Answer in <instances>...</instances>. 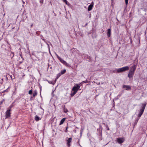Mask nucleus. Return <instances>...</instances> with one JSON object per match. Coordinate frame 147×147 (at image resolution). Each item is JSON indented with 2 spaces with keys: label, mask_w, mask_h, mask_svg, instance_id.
<instances>
[{
  "label": "nucleus",
  "mask_w": 147,
  "mask_h": 147,
  "mask_svg": "<svg viewBox=\"0 0 147 147\" xmlns=\"http://www.w3.org/2000/svg\"><path fill=\"white\" fill-rule=\"evenodd\" d=\"M146 104V102L142 104L140 110L138 111L139 113L138 115V117L140 118L143 113L144 109Z\"/></svg>",
  "instance_id": "obj_1"
},
{
  "label": "nucleus",
  "mask_w": 147,
  "mask_h": 147,
  "mask_svg": "<svg viewBox=\"0 0 147 147\" xmlns=\"http://www.w3.org/2000/svg\"><path fill=\"white\" fill-rule=\"evenodd\" d=\"M55 54L61 62L67 66L68 67L69 66V65L65 61H64L62 58L60 57L57 53H55Z\"/></svg>",
  "instance_id": "obj_2"
},
{
  "label": "nucleus",
  "mask_w": 147,
  "mask_h": 147,
  "mask_svg": "<svg viewBox=\"0 0 147 147\" xmlns=\"http://www.w3.org/2000/svg\"><path fill=\"white\" fill-rule=\"evenodd\" d=\"M81 86V83L76 84L73 87L72 91H75L77 92Z\"/></svg>",
  "instance_id": "obj_3"
},
{
  "label": "nucleus",
  "mask_w": 147,
  "mask_h": 147,
  "mask_svg": "<svg viewBox=\"0 0 147 147\" xmlns=\"http://www.w3.org/2000/svg\"><path fill=\"white\" fill-rule=\"evenodd\" d=\"M129 69V67L128 66H125L121 68L116 69L117 72L119 73L127 70Z\"/></svg>",
  "instance_id": "obj_4"
},
{
  "label": "nucleus",
  "mask_w": 147,
  "mask_h": 147,
  "mask_svg": "<svg viewBox=\"0 0 147 147\" xmlns=\"http://www.w3.org/2000/svg\"><path fill=\"white\" fill-rule=\"evenodd\" d=\"M125 140L123 138H118L117 139V141L119 144H121Z\"/></svg>",
  "instance_id": "obj_5"
},
{
  "label": "nucleus",
  "mask_w": 147,
  "mask_h": 147,
  "mask_svg": "<svg viewBox=\"0 0 147 147\" xmlns=\"http://www.w3.org/2000/svg\"><path fill=\"white\" fill-rule=\"evenodd\" d=\"M11 111L7 109L5 113V116L6 118H7L9 117L10 116L11 113L10 112Z\"/></svg>",
  "instance_id": "obj_6"
},
{
  "label": "nucleus",
  "mask_w": 147,
  "mask_h": 147,
  "mask_svg": "<svg viewBox=\"0 0 147 147\" xmlns=\"http://www.w3.org/2000/svg\"><path fill=\"white\" fill-rule=\"evenodd\" d=\"M68 139H67L66 140L67 141V145L69 147L71 145L70 143L71 142L72 138H67Z\"/></svg>",
  "instance_id": "obj_7"
},
{
  "label": "nucleus",
  "mask_w": 147,
  "mask_h": 147,
  "mask_svg": "<svg viewBox=\"0 0 147 147\" xmlns=\"http://www.w3.org/2000/svg\"><path fill=\"white\" fill-rule=\"evenodd\" d=\"M94 5V2H92L89 5L88 8V11H91L92 9V7Z\"/></svg>",
  "instance_id": "obj_8"
},
{
  "label": "nucleus",
  "mask_w": 147,
  "mask_h": 147,
  "mask_svg": "<svg viewBox=\"0 0 147 147\" xmlns=\"http://www.w3.org/2000/svg\"><path fill=\"white\" fill-rule=\"evenodd\" d=\"M123 88H125L126 90H131V86L129 85H123Z\"/></svg>",
  "instance_id": "obj_9"
},
{
  "label": "nucleus",
  "mask_w": 147,
  "mask_h": 147,
  "mask_svg": "<svg viewBox=\"0 0 147 147\" xmlns=\"http://www.w3.org/2000/svg\"><path fill=\"white\" fill-rule=\"evenodd\" d=\"M136 65L134 64L132 66H131L129 71H131L134 73L136 69Z\"/></svg>",
  "instance_id": "obj_10"
},
{
  "label": "nucleus",
  "mask_w": 147,
  "mask_h": 147,
  "mask_svg": "<svg viewBox=\"0 0 147 147\" xmlns=\"http://www.w3.org/2000/svg\"><path fill=\"white\" fill-rule=\"evenodd\" d=\"M134 73L131 71H129L128 76L129 78H132Z\"/></svg>",
  "instance_id": "obj_11"
},
{
  "label": "nucleus",
  "mask_w": 147,
  "mask_h": 147,
  "mask_svg": "<svg viewBox=\"0 0 147 147\" xmlns=\"http://www.w3.org/2000/svg\"><path fill=\"white\" fill-rule=\"evenodd\" d=\"M107 34L108 37H109L111 35V29L109 28L107 30Z\"/></svg>",
  "instance_id": "obj_12"
},
{
  "label": "nucleus",
  "mask_w": 147,
  "mask_h": 147,
  "mask_svg": "<svg viewBox=\"0 0 147 147\" xmlns=\"http://www.w3.org/2000/svg\"><path fill=\"white\" fill-rule=\"evenodd\" d=\"M65 118H63L60 121L59 125H61L65 121Z\"/></svg>",
  "instance_id": "obj_13"
},
{
  "label": "nucleus",
  "mask_w": 147,
  "mask_h": 147,
  "mask_svg": "<svg viewBox=\"0 0 147 147\" xmlns=\"http://www.w3.org/2000/svg\"><path fill=\"white\" fill-rule=\"evenodd\" d=\"M35 119L36 121H38L41 119V118L37 115H36L35 117Z\"/></svg>",
  "instance_id": "obj_14"
},
{
  "label": "nucleus",
  "mask_w": 147,
  "mask_h": 147,
  "mask_svg": "<svg viewBox=\"0 0 147 147\" xmlns=\"http://www.w3.org/2000/svg\"><path fill=\"white\" fill-rule=\"evenodd\" d=\"M140 118L138 117L135 120V121L134 123V126L137 123L138 121Z\"/></svg>",
  "instance_id": "obj_15"
},
{
  "label": "nucleus",
  "mask_w": 147,
  "mask_h": 147,
  "mask_svg": "<svg viewBox=\"0 0 147 147\" xmlns=\"http://www.w3.org/2000/svg\"><path fill=\"white\" fill-rule=\"evenodd\" d=\"M66 70L65 69H64L63 70H61L60 72L62 75L64 74L66 72Z\"/></svg>",
  "instance_id": "obj_16"
},
{
  "label": "nucleus",
  "mask_w": 147,
  "mask_h": 147,
  "mask_svg": "<svg viewBox=\"0 0 147 147\" xmlns=\"http://www.w3.org/2000/svg\"><path fill=\"white\" fill-rule=\"evenodd\" d=\"M87 55L85 54H81V56L83 58H84L85 59H87L86 55Z\"/></svg>",
  "instance_id": "obj_17"
},
{
  "label": "nucleus",
  "mask_w": 147,
  "mask_h": 147,
  "mask_svg": "<svg viewBox=\"0 0 147 147\" xmlns=\"http://www.w3.org/2000/svg\"><path fill=\"white\" fill-rule=\"evenodd\" d=\"M64 112L65 113H66L67 112H68V109L65 108V107L64 106V107L63 109Z\"/></svg>",
  "instance_id": "obj_18"
},
{
  "label": "nucleus",
  "mask_w": 147,
  "mask_h": 147,
  "mask_svg": "<svg viewBox=\"0 0 147 147\" xmlns=\"http://www.w3.org/2000/svg\"><path fill=\"white\" fill-rule=\"evenodd\" d=\"M61 75H62L60 73H58L57 75L56 79H58Z\"/></svg>",
  "instance_id": "obj_19"
},
{
  "label": "nucleus",
  "mask_w": 147,
  "mask_h": 147,
  "mask_svg": "<svg viewBox=\"0 0 147 147\" xmlns=\"http://www.w3.org/2000/svg\"><path fill=\"white\" fill-rule=\"evenodd\" d=\"M77 92H76L75 91H73V92H72H72L71 93V96H74L76 93Z\"/></svg>",
  "instance_id": "obj_20"
},
{
  "label": "nucleus",
  "mask_w": 147,
  "mask_h": 147,
  "mask_svg": "<svg viewBox=\"0 0 147 147\" xmlns=\"http://www.w3.org/2000/svg\"><path fill=\"white\" fill-rule=\"evenodd\" d=\"M37 93L36 91H35L33 93V96L34 97L37 95Z\"/></svg>",
  "instance_id": "obj_21"
},
{
  "label": "nucleus",
  "mask_w": 147,
  "mask_h": 147,
  "mask_svg": "<svg viewBox=\"0 0 147 147\" xmlns=\"http://www.w3.org/2000/svg\"><path fill=\"white\" fill-rule=\"evenodd\" d=\"M13 105H11L7 109L9 110H10L11 111V109L13 107Z\"/></svg>",
  "instance_id": "obj_22"
},
{
  "label": "nucleus",
  "mask_w": 147,
  "mask_h": 147,
  "mask_svg": "<svg viewBox=\"0 0 147 147\" xmlns=\"http://www.w3.org/2000/svg\"><path fill=\"white\" fill-rule=\"evenodd\" d=\"M86 55L87 57V59H88V61H89L91 59V57L88 55Z\"/></svg>",
  "instance_id": "obj_23"
},
{
  "label": "nucleus",
  "mask_w": 147,
  "mask_h": 147,
  "mask_svg": "<svg viewBox=\"0 0 147 147\" xmlns=\"http://www.w3.org/2000/svg\"><path fill=\"white\" fill-rule=\"evenodd\" d=\"M88 82V81L87 80H86L85 81H83L81 83H81V85L82 84L84 83H86Z\"/></svg>",
  "instance_id": "obj_24"
},
{
  "label": "nucleus",
  "mask_w": 147,
  "mask_h": 147,
  "mask_svg": "<svg viewBox=\"0 0 147 147\" xmlns=\"http://www.w3.org/2000/svg\"><path fill=\"white\" fill-rule=\"evenodd\" d=\"M32 90H30L29 91V92H28V94H32Z\"/></svg>",
  "instance_id": "obj_25"
},
{
  "label": "nucleus",
  "mask_w": 147,
  "mask_h": 147,
  "mask_svg": "<svg viewBox=\"0 0 147 147\" xmlns=\"http://www.w3.org/2000/svg\"><path fill=\"white\" fill-rule=\"evenodd\" d=\"M63 1L66 3L67 5V0H63Z\"/></svg>",
  "instance_id": "obj_26"
},
{
  "label": "nucleus",
  "mask_w": 147,
  "mask_h": 147,
  "mask_svg": "<svg viewBox=\"0 0 147 147\" xmlns=\"http://www.w3.org/2000/svg\"><path fill=\"white\" fill-rule=\"evenodd\" d=\"M43 0H40L39 2L41 4H43Z\"/></svg>",
  "instance_id": "obj_27"
},
{
  "label": "nucleus",
  "mask_w": 147,
  "mask_h": 147,
  "mask_svg": "<svg viewBox=\"0 0 147 147\" xmlns=\"http://www.w3.org/2000/svg\"><path fill=\"white\" fill-rule=\"evenodd\" d=\"M125 1L126 5H127L128 3V0H125Z\"/></svg>",
  "instance_id": "obj_28"
},
{
  "label": "nucleus",
  "mask_w": 147,
  "mask_h": 147,
  "mask_svg": "<svg viewBox=\"0 0 147 147\" xmlns=\"http://www.w3.org/2000/svg\"><path fill=\"white\" fill-rule=\"evenodd\" d=\"M48 82H49V83L50 84H54L53 83V82L52 81H48Z\"/></svg>",
  "instance_id": "obj_29"
},
{
  "label": "nucleus",
  "mask_w": 147,
  "mask_h": 147,
  "mask_svg": "<svg viewBox=\"0 0 147 147\" xmlns=\"http://www.w3.org/2000/svg\"><path fill=\"white\" fill-rule=\"evenodd\" d=\"M106 127L107 128V130H109V129H110L108 127V126L107 125H106Z\"/></svg>",
  "instance_id": "obj_30"
},
{
  "label": "nucleus",
  "mask_w": 147,
  "mask_h": 147,
  "mask_svg": "<svg viewBox=\"0 0 147 147\" xmlns=\"http://www.w3.org/2000/svg\"><path fill=\"white\" fill-rule=\"evenodd\" d=\"M9 87L7 89H6L5 90H4V92H7L8 91L7 90H8V89H9Z\"/></svg>",
  "instance_id": "obj_31"
},
{
  "label": "nucleus",
  "mask_w": 147,
  "mask_h": 147,
  "mask_svg": "<svg viewBox=\"0 0 147 147\" xmlns=\"http://www.w3.org/2000/svg\"><path fill=\"white\" fill-rule=\"evenodd\" d=\"M115 102L114 101V100H113V107H114L115 106Z\"/></svg>",
  "instance_id": "obj_32"
},
{
  "label": "nucleus",
  "mask_w": 147,
  "mask_h": 147,
  "mask_svg": "<svg viewBox=\"0 0 147 147\" xmlns=\"http://www.w3.org/2000/svg\"><path fill=\"white\" fill-rule=\"evenodd\" d=\"M36 35H38V32H36Z\"/></svg>",
  "instance_id": "obj_33"
},
{
  "label": "nucleus",
  "mask_w": 147,
  "mask_h": 147,
  "mask_svg": "<svg viewBox=\"0 0 147 147\" xmlns=\"http://www.w3.org/2000/svg\"><path fill=\"white\" fill-rule=\"evenodd\" d=\"M20 56H21V58H22V59H23V57H22V56H21V55H20Z\"/></svg>",
  "instance_id": "obj_34"
},
{
  "label": "nucleus",
  "mask_w": 147,
  "mask_h": 147,
  "mask_svg": "<svg viewBox=\"0 0 147 147\" xmlns=\"http://www.w3.org/2000/svg\"><path fill=\"white\" fill-rule=\"evenodd\" d=\"M42 39L44 41H45V39H43V38H42Z\"/></svg>",
  "instance_id": "obj_35"
},
{
  "label": "nucleus",
  "mask_w": 147,
  "mask_h": 147,
  "mask_svg": "<svg viewBox=\"0 0 147 147\" xmlns=\"http://www.w3.org/2000/svg\"><path fill=\"white\" fill-rule=\"evenodd\" d=\"M33 25V24H32L31 25V27H32V26Z\"/></svg>",
  "instance_id": "obj_36"
},
{
  "label": "nucleus",
  "mask_w": 147,
  "mask_h": 147,
  "mask_svg": "<svg viewBox=\"0 0 147 147\" xmlns=\"http://www.w3.org/2000/svg\"><path fill=\"white\" fill-rule=\"evenodd\" d=\"M120 96V95H118L117 96V97H118V98H119Z\"/></svg>",
  "instance_id": "obj_37"
},
{
  "label": "nucleus",
  "mask_w": 147,
  "mask_h": 147,
  "mask_svg": "<svg viewBox=\"0 0 147 147\" xmlns=\"http://www.w3.org/2000/svg\"><path fill=\"white\" fill-rule=\"evenodd\" d=\"M87 25V23H86V24H85V26H86Z\"/></svg>",
  "instance_id": "obj_38"
},
{
  "label": "nucleus",
  "mask_w": 147,
  "mask_h": 147,
  "mask_svg": "<svg viewBox=\"0 0 147 147\" xmlns=\"http://www.w3.org/2000/svg\"><path fill=\"white\" fill-rule=\"evenodd\" d=\"M114 100H117V99H115V98H114Z\"/></svg>",
  "instance_id": "obj_39"
},
{
  "label": "nucleus",
  "mask_w": 147,
  "mask_h": 147,
  "mask_svg": "<svg viewBox=\"0 0 147 147\" xmlns=\"http://www.w3.org/2000/svg\"><path fill=\"white\" fill-rule=\"evenodd\" d=\"M67 128H66V130H67Z\"/></svg>",
  "instance_id": "obj_40"
},
{
  "label": "nucleus",
  "mask_w": 147,
  "mask_h": 147,
  "mask_svg": "<svg viewBox=\"0 0 147 147\" xmlns=\"http://www.w3.org/2000/svg\"><path fill=\"white\" fill-rule=\"evenodd\" d=\"M113 72H115V71H113Z\"/></svg>",
  "instance_id": "obj_41"
}]
</instances>
